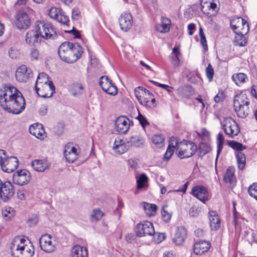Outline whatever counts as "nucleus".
<instances>
[{
    "mask_svg": "<svg viewBox=\"0 0 257 257\" xmlns=\"http://www.w3.org/2000/svg\"><path fill=\"white\" fill-rule=\"evenodd\" d=\"M148 177L145 174H142L137 178V190L146 191L149 186Z\"/></svg>",
    "mask_w": 257,
    "mask_h": 257,
    "instance_id": "nucleus-32",
    "label": "nucleus"
},
{
    "mask_svg": "<svg viewBox=\"0 0 257 257\" xmlns=\"http://www.w3.org/2000/svg\"><path fill=\"white\" fill-rule=\"evenodd\" d=\"M230 26L235 34L241 33L247 34L249 31V25L246 21L241 17H237L230 21Z\"/></svg>",
    "mask_w": 257,
    "mask_h": 257,
    "instance_id": "nucleus-7",
    "label": "nucleus"
},
{
    "mask_svg": "<svg viewBox=\"0 0 257 257\" xmlns=\"http://www.w3.org/2000/svg\"><path fill=\"white\" fill-rule=\"evenodd\" d=\"M29 56L31 61H38L42 59L43 54L38 48L33 47L29 50Z\"/></svg>",
    "mask_w": 257,
    "mask_h": 257,
    "instance_id": "nucleus-36",
    "label": "nucleus"
},
{
    "mask_svg": "<svg viewBox=\"0 0 257 257\" xmlns=\"http://www.w3.org/2000/svg\"><path fill=\"white\" fill-rule=\"evenodd\" d=\"M223 130L230 138H233L238 135L239 127L236 121L231 117L225 118L222 123Z\"/></svg>",
    "mask_w": 257,
    "mask_h": 257,
    "instance_id": "nucleus-6",
    "label": "nucleus"
},
{
    "mask_svg": "<svg viewBox=\"0 0 257 257\" xmlns=\"http://www.w3.org/2000/svg\"><path fill=\"white\" fill-rule=\"evenodd\" d=\"M3 215L5 217H8L9 219L14 216V210L13 208L10 207H6L2 211Z\"/></svg>",
    "mask_w": 257,
    "mask_h": 257,
    "instance_id": "nucleus-51",
    "label": "nucleus"
},
{
    "mask_svg": "<svg viewBox=\"0 0 257 257\" xmlns=\"http://www.w3.org/2000/svg\"><path fill=\"white\" fill-rule=\"evenodd\" d=\"M131 121L125 116L118 117L115 122V130L119 133L124 134L130 128Z\"/></svg>",
    "mask_w": 257,
    "mask_h": 257,
    "instance_id": "nucleus-16",
    "label": "nucleus"
},
{
    "mask_svg": "<svg viewBox=\"0 0 257 257\" xmlns=\"http://www.w3.org/2000/svg\"><path fill=\"white\" fill-rule=\"evenodd\" d=\"M211 151V148L209 145L206 143H201L199 145L198 148L199 156L201 158Z\"/></svg>",
    "mask_w": 257,
    "mask_h": 257,
    "instance_id": "nucleus-42",
    "label": "nucleus"
},
{
    "mask_svg": "<svg viewBox=\"0 0 257 257\" xmlns=\"http://www.w3.org/2000/svg\"><path fill=\"white\" fill-rule=\"evenodd\" d=\"M139 88H142V87L139 86L136 88L135 89V94L138 101L139 102V103H140L141 101L143 100V99L142 98V96L141 95V94L142 93L141 91V89Z\"/></svg>",
    "mask_w": 257,
    "mask_h": 257,
    "instance_id": "nucleus-62",
    "label": "nucleus"
},
{
    "mask_svg": "<svg viewBox=\"0 0 257 257\" xmlns=\"http://www.w3.org/2000/svg\"><path fill=\"white\" fill-rule=\"evenodd\" d=\"M249 100L245 93L240 92L234 98L233 107L238 116L244 118L249 113Z\"/></svg>",
    "mask_w": 257,
    "mask_h": 257,
    "instance_id": "nucleus-2",
    "label": "nucleus"
},
{
    "mask_svg": "<svg viewBox=\"0 0 257 257\" xmlns=\"http://www.w3.org/2000/svg\"><path fill=\"white\" fill-rule=\"evenodd\" d=\"M32 71L26 65H21L16 70V78L20 82H25L32 77Z\"/></svg>",
    "mask_w": 257,
    "mask_h": 257,
    "instance_id": "nucleus-15",
    "label": "nucleus"
},
{
    "mask_svg": "<svg viewBox=\"0 0 257 257\" xmlns=\"http://www.w3.org/2000/svg\"><path fill=\"white\" fill-rule=\"evenodd\" d=\"M64 155L66 160L68 163H73L77 159L78 153L77 149L72 143H68L65 146Z\"/></svg>",
    "mask_w": 257,
    "mask_h": 257,
    "instance_id": "nucleus-18",
    "label": "nucleus"
},
{
    "mask_svg": "<svg viewBox=\"0 0 257 257\" xmlns=\"http://www.w3.org/2000/svg\"><path fill=\"white\" fill-rule=\"evenodd\" d=\"M0 189V199L4 202L9 201L15 194L14 186L9 181L2 182Z\"/></svg>",
    "mask_w": 257,
    "mask_h": 257,
    "instance_id": "nucleus-12",
    "label": "nucleus"
},
{
    "mask_svg": "<svg viewBox=\"0 0 257 257\" xmlns=\"http://www.w3.org/2000/svg\"><path fill=\"white\" fill-rule=\"evenodd\" d=\"M61 11H62L58 8L52 7L50 9L48 15L50 18L56 20Z\"/></svg>",
    "mask_w": 257,
    "mask_h": 257,
    "instance_id": "nucleus-52",
    "label": "nucleus"
},
{
    "mask_svg": "<svg viewBox=\"0 0 257 257\" xmlns=\"http://www.w3.org/2000/svg\"><path fill=\"white\" fill-rule=\"evenodd\" d=\"M35 90L40 97L49 98L55 92V86L52 81H49L48 83L35 85Z\"/></svg>",
    "mask_w": 257,
    "mask_h": 257,
    "instance_id": "nucleus-8",
    "label": "nucleus"
},
{
    "mask_svg": "<svg viewBox=\"0 0 257 257\" xmlns=\"http://www.w3.org/2000/svg\"><path fill=\"white\" fill-rule=\"evenodd\" d=\"M26 191L25 190H19L17 192V196L18 198L21 200H24L26 198L25 194Z\"/></svg>",
    "mask_w": 257,
    "mask_h": 257,
    "instance_id": "nucleus-64",
    "label": "nucleus"
},
{
    "mask_svg": "<svg viewBox=\"0 0 257 257\" xmlns=\"http://www.w3.org/2000/svg\"><path fill=\"white\" fill-rule=\"evenodd\" d=\"M9 56L12 59H16L19 55V51L16 48L11 47L8 51Z\"/></svg>",
    "mask_w": 257,
    "mask_h": 257,
    "instance_id": "nucleus-56",
    "label": "nucleus"
},
{
    "mask_svg": "<svg viewBox=\"0 0 257 257\" xmlns=\"http://www.w3.org/2000/svg\"><path fill=\"white\" fill-rule=\"evenodd\" d=\"M140 103L148 108L152 109L156 107V100L154 97H144Z\"/></svg>",
    "mask_w": 257,
    "mask_h": 257,
    "instance_id": "nucleus-38",
    "label": "nucleus"
},
{
    "mask_svg": "<svg viewBox=\"0 0 257 257\" xmlns=\"http://www.w3.org/2000/svg\"><path fill=\"white\" fill-rule=\"evenodd\" d=\"M64 125L62 123L59 124L57 127L55 128V133L58 136H61L63 134Z\"/></svg>",
    "mask_w": 257,
    "mask_h": 257,
    "instance_id": "nucleus-63",
    "label": "nucleus"
},
{
    "mask_svg": "<svg viewBox=\"0 0 257 257\" xmlns=\"http://www.w3.org/2000/svg\"><path fill=\"white\" fill-rule=\"evenodd\" d=\"M99 83L103 91L107 94L112 96L115 95L117 94V87L112 84L111 81L109 79L107 76H101Z\"/></svg>",
    "mask_w": 257,
    "mask_h": 257,
    "instance_id": "nucleus-13",
    "label": "nucleus"
},
{
    "mask_svg": "<svg viewBox=\"0 0 257 257\" xmlns=\"http://www.w3.org/2000/svg\"><path fill=\"white\" fill-rule=\"evenodd\" d=\"M39 243L41 248L45 252H51L55 249V246L51 241V236L48 234L42 235L39 239Z\"/></svg>",
    "mask_w": 257,
    "mask_h": 257,
    "instance_id": "nucleus-19",
    "label": "nucleus"
},
{
    "mask_svg": "<svg viewBox=\"0 0 257 257\" xmlns=\"http://www.w3.org/2000/svg\"><path fill=\"white\" fill-rule=\"evenodd\" d=\"M155 233L153 224L149 221H146L143 223H139L136 227V234L138 237L146 235L152 236Z\"/></svg>",
    "mask_w": 257,
    "mask_h": 257,
    "instance_id": "nucleus-10",
    "label": "nucleus"
},
{
    "mask_svg": "<svg viewBox=\"0 0 257 257\" xmlns=\"http://www.w3.org/2000/svg\"><path fill=\"white\" fill-rule=\"evenodd\" d=\"M71 89L72 95H81L83 92L84 87L81 84L76 83L72 85Z\"/></svg>",
    "mask_w": 257,
    "mask_h": 257,
    "instance_id": "nucleus-43",
    "label": "nucleus"
},
{
    "mask_svg": "<svg viewBox=\"0 0 257 257\" xmlns=\"http://www.w3.org/2000/svg\"><path fill=\"white\" fill-rule=\"evenodd\" d=\"M0 104L10 113L18 114L25 108V100L21 92L15 87L7 86L0 90Z\"/></svg>",
    "mask_w": 257,
    "mask_h": 257,
    "instance_id": "nucleus-1",
    "label": "nucleus"
},
{
    "mask_svg": "<svg viewBox=\"0 0 257 257\" xmlns=\"http://www.w3.org/2000/svg\"><path fill=\"white\" fill-rule=\"evenodd\" d=\"M205 71L209 81H211L214 73L213 68L210 64L208 65V66L206 68Z\"/></svg>",
    "mask_w": 257,
    "mask_h": 257,
    "instance_id": "nucleus-54",
    "label": "nucleus"
},
{
    "mask_svg": "<svg viewBox=\"0 0 257 257\" xmlns=\"http://www.w3.org/2000/svg\"><path fill=\"white\" fill-rule=\"evenodd\" d=\"M58 55L60 59L68 63H72L77 60V57L72 53L71 47H69L67 42L61 44L58 48Z\"/></svg>",
    "mask_w": 257,
    "mask_h": 257,
    "instance_id": "nucleus-5",
    "label": "nucleus"
},
{
    "mask_svg": "<svg viewBox=\"0 0 257 257\" xmlns=\"http://www.w3.org/2000/svg\"><path fill=\"white\" fill-rule=\"evenodd\" d=\"M16 25L19 29H27L30 25V20L25 12H20L16 16Z\"/></svg>",
    "mask_w": 257,
    "mask_h": 257,
    "instance_id": "nucleus-20",
    "label": "nucleus"
},
{
    "mask_svg": "<svg viewBox=\"0 0 257 257\" xmlns=\"http://www.w3.org/2000/svg\"><path fill=\"white\" fill-rule=\"evenodd\" d=\"M178 156L181 159L188 158L194 155L197 150V145L191 141L184 140L178 147Z\"/></svg>",
    "mask_w": 257,
    "mask_h": 257,
    "instance_id": "nucleus-4",
    "label": "nucleus"
},
{
    "mask_svg": "<svg viewBox=\"0 0 257 257\" xmlns=\"http://www.w3.org/2000/svg\"><path fill=\"white\" fill-rule=\"evenodd\" d=\"M247 191L249 195L257 201V183H254L250 185Z\"/></svg>",
    "mask_w": 257,
    "mask_h": 257,
    "instance_id": "nucleus-49",
    "label": "nucleus"
},
{
    "mask_svg": "<svg viewBox=\"0 0 257 257\" xmlns=\"http://www.w3.org/2000/svg\"><path fill=\"white\" fill-rule=\"evenodd\" d=\"M103 215V212L99 209H95L93 210L91 215V221H98L100 220Z\"/></svg>",
    "mask_w": 257,
    "mask_h": 257,
    "instance_id": "nucleus-48",
    "label": "nucleus"
},
{
    "mask_svg": "<svg viewBox=\"0 0 257 257\" xmlns=\"http://www.w3.org/2000/svg\"><path fill=\"white\" fill-rule=\"evenodd\" d=\"M178 143V140L176 137H172L170 138L169 146L168 147L175 149V147L177 146Z\"/></svg>",
    "mask_w": 257,
    "mask_h": 257,
    "instance_id": "nucleus-59",
    "label": "nucleus"
},
{
    "mask_svg": "<svg viewBox=\"0 0 257 257\" xmlns=\"http://www.w3.org/2000/svg\"><path fill=\"white\" fill-rule=\"evenodd\" d=\"M174 151V149H173L172 148H170V147H168L166 152L164 155L163 160L166 161L170 160L172 155L173 154Z\"/></svg>",
    "mask_w": 257,
    "mask_h": 257,
    "instance_id": "nucleus-57",
    "label": "nucleus"
},
{
    "mask_svg": "<svg viewBox=\"0 0 257 257\" xmlns=\"http://www.w3.org/2000/svg\"><path fill=\"white\" fill-rule=\"evenodd\" d=\"M31 179V174L26 170H21L16 172L13 177L14 183L20 186L27 184Z\"/></svg>",
    "mask_w": 257,
    "mask_h": 257,
    "instance_id": "nucleus-11",
    "label": "nucleus"
},
{
    "mask_svg": "<svg viewBox=\"0 0 257 257\" xmlns=\"http://www.w3.org/2000/svg\"><path fill=\"white\" fill-rule=\"evenodd\" d=\"M35 24L42 38L54 40L57 38L55 29L51 24L43 21H37Z\"/></svg>",
    "mask_w": 257,
    "mask_h": 257,
    "instance_id": "nucleus-3",
    "label": "nucleus"
},
{
    "mask_svg": "<svg viewBox=\"0 0 257 257\" xmlns=\"http://www.w3.org/2000/svg\"><path fill=\"white\" fill-rule=\"evenodd\" d=\"M217 155L215 160V163L216 164L217 159L218 156L221 152L223 146L224 144V137L223 135L221 133H219L217 136Z\"/></svg>",
    "mask_w": 257,
    "mask_h": 257,
    "instance_id": "nucleus-41",
    "label": "nucleus"
},
{
    "mask_svg": "<svg viewBox=\"0 0 257 257\" xmlns=\"http://www.w3.org/2000/svg\"><path fill=\"white\" fill-rule=\"evenodd\" d=\"M199 36L200 37V42L203 46L204 50L205 51H207L208 50V46L207 44V41L205 38V36L203 32V29L201 27L199 28Z\"/></svg>",
    "mask_w": 257,
    "mask_h": 257,
    "instance_id": "nucleus-50",
    "label": "nucleus"
},
{
    "mask_svg": "<svg viewBox=\"0 0 257 257\" xmlns=\"http://www.w3.org/2000/svg\"><path fill=\"white\" fill-rule=\"evenodd\" d=\"M235 40L234 43L235 45L238 46H244L247 44V40L245 37V35L246 34H242L239 33L238 34H235Z\"/></svg>",
    "mask_w": 257,
    "mask_h": 257,
    "instance_id": "nucleus-37",
    "label": "nucleus"
},
{
    "mask_svg": "<svg viewBox=\"0 0 257 257\" xmlns=\"http://www.w3.org/2000/svg\"><path fill=\"white\" fill-rule=\"evenodd\" d=\"M209 219L211 230H217L220 226V220L218 215L214 211L209 212Z\"/></svg>",
    "mask_w": 257,
    "mask_h": 257,
    "instance_id": "nucleus-26",
    "label": "nucleus"
},
{
    "mask_svg": "<svg viewBox=\"0 0 257 257\" xmlns=\"http://www.w3.org/2000/svg\"><path fill=\"white\" fill-rule=\"evenodd\" d=\"M142 205L144 210L148 214L150 213V212H155L158 209L157 206L154 204L144 202L142 203Z\"/></svg>",
    "mask_w": 257,
    "mask_h": 257,
    "instance_id": "nucleus-45",
    "label": "nucleus"
},
{
    "mask_svg": "<svg viewBox=\"0 0 257 257\" xmlns=\"http://www.w3.org/2000/svg\"><path fill=\"white\" fill-rule=\"evenodd\" d=\"M56 20L58 22L65 25H68L69 22L68 17L64 15V13L61 11L59 14Z\"/></svg>",
    "mask_w": 257,
    "mask_h": 257,
    "instance_id": "nucleus-53",
    "label": "nucleus"
},
{
    "mask_svg": "<svg viewBox=\"0 0 257 257\" xmlns=\"http://www.w3.org/2000/svg\"><path fill=\"white\" fill-rule=\"evenodd\" d=\"M235 168L229 166L227 169L223 176V181L226 184H229L231 188H234L236 184V179L235 176Z\"/></svg>",
    "mask_w": 257,
    "mask_h": 257,
    "instance_id": "nucleus-21",
    "label": "nucleus"
},
{
    "mask_svg": "<svg viewBox=\"0 0 257 257\" xmlns=\"http://www.w3.org/2000/svg\"><path fill=\"white\" fill-rule=\"evenodd\" d=\"M187 237V231L183 226L177 227L175 236L173 238V242L177 245H181L183 244Z\"/></svg>",
    "mask_w": 257,
    "mask_h": 257,
    "instance_id": "nucleus-24",
    "label": "nucleus"
},
{
    "mask_svg": "<svg viewBox=\"0 0 257 257\" xmlns=\"http://www.w3.org/2000/svg\"><path fill=\"white\" fill-rule=\"evenodd\" d=\"M181 55H174L171 57V61L174 66H178L179 65V56Z\"/></svg>",
    "mask_w": 257,
    "mask_h": 257,
    "instance_id": "nucleus-61",
    "label": "nucleus"
},
{
    "mask_svg": "<svg viewBox=\"0 0 257 257\" xmlns=\"http://www.w3.org/2000/svg\"><path fill=\"white\" fill-rule=\"evenodd\" d=\"M49 81V76L45 73H41L38 75L35 85L48 83Z\"/></svg>",
    "mask_w": 257,
    "mask_h": 257,
    "instance_id": "nucleus-47",
    "label": "nucleus"
},
{
    "mask_svg": "<svg viewBox=\"0 0 257 257\" xmlns=\"http://www.w3.org/2000/svg\"><path fill=\"white\" fill-rule=\"evenodd\" d=\"M32 166L37 172H44L48 169L49 165L45 160H35L32 162Z\"/></svg>",
    "mask_w": 257,
    "mask_h": 257,
    "instance_id": "nucleus-33",
    "label": "nucleus"
},
{
    "mask_svg": "<svg viewBox=\"0 0 257 257\" xmlns=\"http://www.w3.org/2000/svg\"><path fill=\"white\" fill-rule=\"evenodd\" d=\"M192 194L203 203L208 199V192L203 186H196L192 189Z\"/></svg>",
    "mask_w": 257,
    "mask_h": 257,
    "instance_id": "nucleus-23",
    "label": "nucleus"
},
{
    "mask_svg": "<svg viewBox=\"0 0 257 257\" xmlns=\"http://www.w3.org/2000/svg\"><path fill=\"white\" fill-rule=\"evenodd\" d=\"M19 166L18 159L15 157H7L4 160L2 165V170L7 173H11L14 171Z\"/></svg>",
    "mask_w": 257,
    "mask_h": 257,
    "instance_id": "nucleus-17",
    "label": "nucleus"
},
{
    "mask_svg": "<svg viewBox=\"0 0 257 257\" xmlns=\"http://www.w3.org/2000/svg\"><path fill=\"white\" fill-rule=\"evenodd\" d=\"M137 119H138L140 123L142 125V126L144 128L147 125L149 124V122L148 121L146 118L141 114L140 112L139 113V115L137 117Z\"/></svg>",
    "mask_w": 257,
    "mask_h": 257,
    "instance_id": "nucleus-55",
    "label": "nucleus"
},
{
    "mask_svg": "<svg viewBox=\"0 0 257 257\" xmlns=\"http://www.w3.org/2000/svg\"><path fill=\"white\" fill-rule=\"evenodd\" d=\"M171 26V21L169 19L162 17L161 22L157 24L156 26V29L158 32L162 33H167L169 31Z\"/></svg>",
    "mask_w": 257,
    "mask_h": 257,
    "instance_id": "nucleus-31",
    "label": "nucleus"
},
{
    "mask_svg": "<svg viewBox=\"0 0 257 257\" xmlns=\"http://www.w3.org/2000/svg\"><path fill=\"white\" fill-rule=\"evenodd\" d=\"M210 247L209 242L206 241H202L196 242L194 246V252L197 255H201L207 252Z\"/></svg>",
    "mask_w": 257,
    "mask_h": 257,
    "instance_id": "nucleus-29",
    "label": "nucleus"
},
{
    "mask_svg": "<svg viewBox=\"0 0 257 257\" xmlns=\"http://www.w3.org/2000/svg\"><path fill=\"white\" fill-rule=\"evenodd\" d=\"M42 37L37 30V27L35 24L34 30L29 31L25 35V41L27 44L30 46H34L37 43L41 41Z\"/></svg>",
    "mask_w": 257,
    "mask_h": 257,
    "instance_id": "nucleus-14",
    "label": "nucleus"
},
{
    "mask_svg": "<svg viewBox=\"0 0 257 257\" xmlns=\"http://www.w3.org/2000/svg\"><path fill=\"white\" fill-rule=\"evenodd\" d=\"M133 17L130 13H123L119 18V24L122 30L126 31L132 26Z\"/></svg>",
    "mask_w": 257,
    "mask_h": 257,
    "instance_id": "nucleus-22",
    "label": "nucleus"
},
{
    "mask_svg": "<svg viewBox=\"0 0 257 257\" xmlns=\"http://www.w3.org/2000/svg\"><path fill=\"white\" fill-rule=\"evenodd\" d=\"M228 144L230 147L237 151L238 152H240L241 151L246 149V147L243 146L242 144L234 141L229 142Z\"/></svg>",
    "mask_w": 257,
    "mask_h": 257,
    "instance_id": "nucleus-46",
    "label": "nucleus"
},
{
    "mask_svg": "<svg viewBox=\"0 0 257 257\" xmlns=\"http://www.w3.org/2000/svg\"><path fill=\"white\" fill-rule=\"evenodd\" d=\"M71 257H88V251L86 247L76 245L71 250Z\"/></svg>",
    "mask_w": 257,
    "mask_h": 257,
    "instance_id": "nucleus-30",
    "label": "nucleus"
},
{
    "mask_svg": "<svg viewBox=\"0 0 257 257\" xmlns=\"http://www.w3.org/2000/svg\"><path fill=\"white\" fill-rule=\"evenodd\" d=\"M145 139L140 135L133 136L130 138L128 143H130L131 146L142 148L145 143Z\"/></svg>",
    "mask_w": 257,
    "mask_h": 257,
    "instance_id": "nucleus-35",
    "label": "nucleus"
},
{
    "mask_svg": "<svg viewBox=\"0 0 257 257\" xmlns=\"http://www.w3.org/2000/svg\"><path fill=\"white\" fill-rule=\"evenodd\" d=\"M236 157L238 169L242 170L245 165V155L241 152H238L236 154Z\"/></svg>",
    "mask_w": 257,
    "mask_h": 257,
    "instance_id": "nucleus-40",
    "label": "nucleus"
},
{
    "mask_svg": "<svg viewBox=\"0 0 257 257\" xmlns=\"http://www.w3.org/2000/svg\"><path fill=\"white\" fill-rule=\"evenodd\" d=\"M209 2L207 3H202L201 2V10L205 14H209L210 12H208Z\"/></svg>",
    "mask_w": 257,
    "mask_h": 257,
    "instance_id": "nucleus-60",
    "label": "nucleus"
},
{
    "mask_svg": "<svg viewBox=\"0 0 257 257\" xmlns=\"http://www.w3.org/2000/svg\"><path fill=\"white\" fill-rule=\"evenodd\" d=\"M246 78V76L245 74L242 73H239L236 74H233L232 76V79L235 82V83L238 85L240 83H243L245 82Z\"/></svg>",
    "mask_w": 257,
    "mask_h": 257,
    "instance_id": "nucleus-44",
    "label": "nucleus"
},
{
    "mask_svg": "<svg viewBox=\"0 0 257 257\" xmlns=\"http://www.w3.org/2000/svg\"><path fill=\"white\" fill-rule=\"evenodd\" d=\"M164 137L161 134H156L152 137L153 143L159 148H161L164 145Z\"/></svg>",
    "mask_w": 257,
    "mask_h": 257,
    "instance_id": "nucleus-39",
    "label": "nucleus"
},
{
    "mask_svg": "<svg viewBox=\"0 0 257 257\" xmlns=\"http://www.w3.org/2000/svg\"><path fill=\"white\" fill-rule=\"evenodd\" d=\"M11 254L13 257H32L34 253V248H30L27 246H19L14 243L13 247H11Z\"/></svg>",
    "mask_w": 257,
    "mask_h": 257,
    "instance_id": "nucleus-9",
    "label": "nucleus"
},
{
    "mask_svg": "<svg viewBox=\"0 0 257 257\" xmlns=\"http://www.w3.org/2000/svg\"><path fill=\"white\" fill-rule=\"evenodd\" d=\"M67 43L69 47H71L72 53L75 54V56L77 57V60H78L83 53V49L77 43H73L69 42H67Z\"/></svg>",
    "mask_w": 257,
    "mask_h": 257,
    "instance_id": "nucleus-34",
    "label": "nucleus"
},
{
    "mask_svg": "<svg viewBox=\"0 0 257 257\" xmlns=\"http://www.w3.org/2000/svg\"><path fill=\"white\" fill-rule=\"evenodd\" d=\"M177 94L183 98H189L194 93L193 88L189 85L181 86L177 89Z\"/></svg>",
    "mask_w": 257,
    "mask_h": 257,
    "instance_id": "nucleus-27",
    "label": "nucleus"
},
{
    "mask_svg": "<svg viewBox=\"0 0 257 257\" xmlns=\"http://www.w3.org/2000/svg\"><path fill=\"white\" fill-rule=\"evenodd\" d=\"M112 149L115 154L121 155L125 152L128 148L121 139L117 138L114 142Z\"/></svg>",
    "mask_w": 257,
    "mask_h": 257,
    "instance_id": "nucleus-28",
    "label": "nucleus"
},
{
    "mask_svg": "<svg viewBox=\"0 0 257 257\" xmlns=\"http://www.w3.org/2000/svg\"><path fill=\"white\" fill-rule=\"evenodd\" d=\"M29 130L30 133L37 139H44L45 131L41 124L38 123L33 124L30 126Z\"/></svg>",
    "mask_w": 257,
    "mask_h": 257,
    "instance_id": "nucleus-25",
    "label": "nucleus"
},
{
    "mask_svg": "<svg viewBox=\"0 0 257 257\" xmlns=\"http://www.w3.org/2000/svg\"><path fill=\"white\" fill-rule=\"evenodd\" d=\"M164 206L162 209L161 214L163 220L165 221H169L171 219V215L164 209Z\"/></svg>",
    "mask_w": 257,
    "mask_h": 257,
    "instance_id": "nucleus-58",
    "label": "nucleus"
}]
</instances>
